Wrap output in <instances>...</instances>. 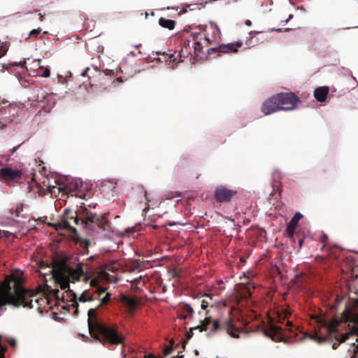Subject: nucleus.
I'll return each mask as SVG.
<instances>
[{
  "label": "nucleus",
  "mask_w": 358,
  "mask_h": 358,
  "mask_svg": "<svg viewBox=\"0 0 358 358\" xmlns=\"http://www.w3.org/2000/svg\"><path fill=\"white\" fill-rule=\"evenodd\" d=\"M97 308V307L96 308H90L87 313V323L90 334L99 341L101 340L99 336H101L105 341L111 344L122 343L124 337L119 334L115 328L106 327L96 321V314Z\"/></svg>",
  "instance_id": "obj_3"
},
{
  "label": "nucleus",
  "mask_w": 358,
  "mask_h": 358,
  "mask_svg": "<svg viewBox=\"0 0 358 358\" xmlns=\"http://www.w3.org/2000/svg\"><path fill=\"white\" fill-rule=\"evenodd\" d=\"M159 24L160 26L172 30L175 27V22L172 20H168L163 17L159 18Z\"/></svg>",
  "instance_id": "obj_17"
},
{
  "label": "nucleus",
  "mask_w": 358,
  "mask_h": 358,
  "mask_svg": "<svg viewBox=\"0 0 358 358\" xmlns=\"http://www.w3.org/2000/svg\"><path fill=\"white\" fill-rule=\"evenodd\" d=\"M195 354H196V355H198V354H199V352H198V351H197V350H195Z\"/></svg>",
  "instance_id": "obj_49"
},
{
  "label": "nucleus",
  "mask_w": 358,
  "mask_h": 358,
  "mask_svg": "<svg viewBox=\"0 0 358 358\" xmlns=\"http://www.w3.org/2000/svg\"><path fill=\"white\" fill-rule=\"evenodd\" d=\"M89 69H87L84 72H83L81 73V76H86V73H87V71H88Z\"/></svg>",
  "instance_id": "obj_40"
},
{
  "label": "nucleus",
  "mask_w": 358,
  "mask_h": 358,
  "mask_svg": "<svg viewBox=\"0 0 358 358\" xmlns=\"http://www.w3.org/2000/svg\"><path fill=\"white\" fill-rule=\"evenodd\" d=\"M144 196H145V199L146 202H145V208L143 209V214L145 215L151 206L150 202L153 199V196L150 193H148L147 192H145Z\"/></svg>",
  "instance_id": "obj_19"
},
{
  "label": "nucleus",
  "mask_w": 358,
  "mask_h": 358,
  "mask_svg": "<svg viewBox=\"0 0 358 358\" xmlns=\"http://www.w3.org/2000/svg\"><path fill=\"white\" fill-rule=\"evenodd\" d=\"M173 55H169V58H173Z\"/></svg>",
  "instance_id": "obj_48"
},
{
  "label": "nucleus",
  "mask_w": 358,
  "mask_h": 358,
  "mask_svg": "<svg viewBox=\"0 0 358 358\" xmlns=\"http://www.w3.org/2000/svg\"><path fill=\"white\" fill-rule=\"evenodd\" d=\"M241 45L242 43L240 42H237L236 43H228L227 45L220 46L219 52L222 53L236 52Z\"/></svg>",
  "instance_id": "obj_15"
},
{
  "label": "nucleus",
  "mask_w": 358,
  "mask_h": 358,
  "mask_svg": "<svg viewBox=\"0 0 358 358\" xmlns=\"http://www.w3.org/2000/svg\"><path fill=\"white\" fill-rule=\"evenodd\" d=\"M293 107L279 106L274 96L265 101L262 106V110L265 115H270L278 110H292Z\"/></svg>",
  "instance_id": "obj_6"
},
{
  "label": "nucleus",
  "mask_w": 358,
  "mask_h": 358,
  "mask_svg": "<svg viewBox=\"0 0 358 358\" xmlns=\"http://www.w3.org/2000/svg\"><path fill=\"white\" fill-rule=\"evenodd\" d=\"M19 146H20V145H17V146L14 147V148H13V152H14L16 150L17 148V147H19Z\"/></svg>",
  "instance_id": "obj_46"
},
{
  "label": "nucleus",
  "mask_w": 358,
  "mask_h": 358,
  "mask_svg": "<svg viewBox=\"0 0 358 358\" xmlns=\"http://www.w3.org/2000/svg\"><path fill=\"white\" fill-rule=\"evenodd\" d=\"M29 227L30 229H35V227L33 224H31V220L29 221Z\"/></svg>",
  "instance_id": "obj_37"
},
{
  "label": "nucleus",
  "mask_w": 358,
  "mask_h": 358,
  "mask_svg": "<svg viewBox=\"0 0 358 358\" xmlns=\"http://www.w3.org/2000/svg\"><path fill=\"white\" fill-rule=\"evenodd\" d=\"M236 193L235 191L227 189L225 187H217L215 191V198L219 202L228 201L233 195Z\"/></svg>",
  "instance_id": "obj_11"
},
{
  "label": "nucleus",
  "mask_w": 358,
  "mask_h": 358,
  "mask_svg": "<svg viewBox=\"0 0 358 358\" xmlns=\"http://www.w3.org/2000/svg\"><path fill=\"white\" fill-rule=\"evenodd\" d=\"M8 342H9L10 344L12 345L13 346H15V344H16V342H15V339H13V338L12 339H9L8 341Z\"/></svg>",
  "instance_id": "obj_34"
},
{
  "label": "nucleus",
  "mask_w": 358,
  "mask_h": 358,
  "mask_svg": "<svg viewBox=\"0 0 358 358\" xmlns=\"http://www.w3.org/2000/svg\"><path fill=\"white\" fill-rule=\"evenodd\" d=\"M245 24L246 26H251L252 25V22L250 20H247L245 22Z\"/></svg>",
  "instance_id": "obj_35"
},
{
  "label": "nucleus",
  "mask_w": 358,
  "mask_h": 358,
  "mask_svg": "<svg viewBox=\"0 0 358 358\" xmlns=\"http://www.w3.org/2000/svg\"><path fill=\"white\" fill-rule=\"evenodd\" d=\"M261 33V31H251L250 32V34L252 35V34H259Z\"/></svg>",
  "instance_id": "obj_41"
},
{
  "label": "nucleus",
  "mask_w": 358,
  "mask_h": 358,
  "mask_svg": "<svg viewBox=\"0 0 358 358\" xmlns=\"http://www.w3.org/2000/svg\"><path fill=\"white\" fill-rule=\"evenodd\" d=\"M303 215L300 213H296L293 217L291 219L289 222L287 226V231L289 236L292 235L294 232L295 228L298 224V222L301 218H302Z\"/></svg>",
  "instance_id": "obj_14"
},
{
  "label": "nucleus",
  "mask_w": 358,
  "mask_h": 358,
  "mask_svg": "<svg viewBox=\"0 0 358 358\" xmlns=\"http://www.w3.org/2000/svg\"><path fill=\"white\" fill-rule=\"evenodd\" d=\"M50 278L54 279L55 282L59 285L62 289L70 291V282L74 283L83 280L85 282L90 281V286L97 285L96 279H90L87 273L83 271L80 264L76 268L67 266L64 263L55 264L49 268Z\"/></svg>",
  "instance_id": "obj_2"
},
{
  "label": "nucleus",
  "mask_w": 358,
  "mask_h": 358,
  "mask_svg": "<svg viewBox=\"0 0 358 358\" xmlns=\"http://www.w3.org/2000/svg\"><path fill=\"white\" fill-rule=\"evenodd\" d=\"M271 31H281V29H271Z\"/></svg>",
  "instance_id": "obj_47"
},
{
  "label": "nucleus",
  "mask_w": 358,
  "mask_h": 358,
  "mask_svg": "<svg viewBox=\"0 0 358 358\" xmlns=\"http://www.w3.org/2000/svg\"><path fill=\"white\" fill-rule=\"evenodd\" d=\"M43 183H44V186H45V187H47L48 188V190H49V192L51 194L55 193V189H60L59 187H55V186H51L49 184H46L45 181H44Z\"/></svg>",
  "instance_id": "obj_25"
},
{
  "label": "nucleus",
  "mask_w": 358,
  "mask_h": 358,
  "mask_svg": "<svg viewBox=\"0 0 358 358\" xmlns=\"http://www.w3.org/2000/svg\"><path fill=\"white\" fill-rule=\"evenodd\" d=\"M10 65L15 66H22V64L21 62H12V63H10Z\"/></svg>",
  "instance_id": "obj_33"
},
{
  "label": "nucleus",
  "mask_w": 358,
  "mask_h": 358,
  "mask_svg": "<svg viewBox=\"0 0 358 358\" xmlns=\"http://www.w3.org/2000/svg\"><path fill=\"white\" fill-rule=\"evenodd\" d=\"M97 299L100 300V302L97 306V308H99L101 306L106 304L110 300V294L109 293H106L103 298L99 299V297H98Z\"/></svg>",
  "instance_id": "obj_22"
},
{
  "label": "nucleus",
  "mask_w": 358,
  "mask_h": 358,
  "mask_svg": "<svg viewBox=\"0 0 358 358\" xmlns=\"http://www.w3.org/2000/svg\"><path fill=\"white\" fill-rule=\"evenodd\" d=\"M292 17H293V15H292V14H290V15L288 16V18L285 20V22H289V20H290Z\"/></svg>",
  "instance_id": "obj_38"
},
{
  "label": "nucleus",
  "mask_w": 358,
  "mask_h": 358,
  "mask_svg": "<svg viewBox=\"0 0 358 358\" xmlns=\"http://www.w3.org/2000/svg\"><path fill=\"white\" fill-rule=\"evenodd\" d=\"M145 358H156V357L152 355H148L145 356Z\"/></svg>",
  "instance_id": "obj_39"
},
{
  "label": "nucleus",
  "mask_w": 358,
  "mask_h": 358,
  "mask_svg": "<svg viewBox=\"0 0 358 358\" xmlns=\"http://www.w3.org/2000/svg\"><path fill=\"white\" fill-rule=\"evenodd\" d=\"M0 358H3V357H0Z\"/></svg>",
  "instance_id": "obj_51"
},
{
  "label": "nucleus",
  "mask_w": 358,
  "mask_h": 358,
  "mask_svg": "<svg viewBox=\"0 0 358 358\" xmlns=\"http://www.w3.org/2000/svg\"><path fill=\"white\" fill-rule=\"evenodd\" d=\"M220 328V323L218 320L212 321L210 317H205L204 320L201 322V324L197 326L195 329H199L200 331H214Z\"/></svg>",
  "instance_id": "obj_10"
},
{
  "label": "nucleus",
  "mask_w": 358,
  "mask_h": 358,
  "mask_svg": "<svg viewBox=\"0 0 358 358\" xmlns=\"http://www.w3.org/2000/svg\"><path fill=\"white\" fill-rule=\"evenodd\" d=\"M12 236H14L13 234L8 231H0V237L1 238H9Z\"/></svg>",
  "instance_id": "obj_24"
},
{
  "label": "nucleus",
  "mask_w": 358,
  "mask_h": 358,
  "mask_svg": "<svg viewBox=\"0 0 358 358\" xmlns=\"http://www.w3.org/2000/svg\"><path fill=\"white\" fill-rule=\"evenodd\" d=\"M120 301L129 310H134L137 306L136 300L127 296H122Z\"/></svg>",
  "instance_id": "obj_16"
},
{
  "label": "nucleus",
  "mask_w": 358,
  "mask_h": 358,
  "mask_svg": "<svg viewBox=\"0 0 358 358\" xmlns=\"http://www.w3.org/2000/svg\"><path fill=\"white\" fill-rule=\"evenodd\" d=\"M208 306V300L203 299L201 302V307L202 309L205 310Z\"/></svg>",
  "instance_id": "obj_31"
},
{
  "label": "nucleus",
  "mask_w": 358,
  "mask_h": 358,
  "mask_svg": "<svg viewBox=\"0 0 358 358\" xmlns=\"http://www.w3.org/2000/svg\"><path fill=\"white\" fill-rule=\"evenodd\" d=\"M36 294L31 290L17 287L13 294L8 286L0 287V307L11 304L15 307L33 308L32 302Z\"/></svg>",
  "instance_id": "obj_4"
},
{
  "label": "nucleus",
  "mask_w": 358,
  "mask_h": 358,
  "mask_svg": "<svg viewBox=\"0 0 358 358\" xmlns=\"http://www.w3.org/2000/svg\"><path fill=\"white\" fill-rule=\"evenodd\" d=\"M41 61V59H34L33 61V64H34L35 66H38V68H41V66H40V65H39Z\"/></svg>",
  "instance_id": "obj_32"
},
{
  "label": "nucleus",
  "mask_w": 358,
  "mask_h": 358,
  "mask_svg": "<svg viewBox=\"0 0 358 358\" xmlns=\"http://www.w3.org/2000/svg\"><path fill=\"white\" fill-rule=\"evenodd\" d=\"M117 83H122V80H117Z\"/></svg>",
  "instance_id": "obj_50"
},
{
  "label": "nucleus",
  "mask_w": 358,
  "mask_h": 358,
  "mask_svg": "<svg viewBox=\"0 0 358 358\" xmlns=\"http://www.w3.org/2000/svg\"><path fill=\"white\" fill-rule=\"evenodd\" d=\"M69 212H70V210H69V209H65V210H64V213H65L66 215H67Z\"/></svg>",
  "instance_id": "obj_43"
},
{
  "label": "nucleus",
  "mask_w": 358,
  "mask_h": 358,
  "mask_svg": "<svg viewBox=\"0 0 358 358\" xmlns=\"http://www.w3.org/2000/svg\"><path fill=\"white\" fill-rule=\"evenodd\" d=\"M106 292L105 288L98 287L96 289V293L94 295H92L88 290H85L78 298V301L80 302H87L92 301L100 297L102 294Z\"/></svg>",
  "instance_id": "obj_12"
},
{
  "label": "nucleus",
  "mask_w": 358,
  "mask_h": 358,
  "mask_svg": "<svg viewBox=\"0 0 358 358\" xmlns=\"http://www.w3.org/2000/svg\"><path fill=\"white\" fill-rule=\"evenodd\" d=\"M8 49V46L6 43L0 41V58L3 57Z\"/></svg>",
  "instance_id": "obj_21"
},
{
  "label": "nucleus",
  "mask_w": 358,
  "mask_h": 358,
  "mask_svg": "<svg viewBox=\"0 0 358 358\" xmlns=\"http://www.w3.org/2000/svg\"><path fill=\"white\" fill-rule=\"evenodd\" d=\"M265 334L273 341H281L283 336V329L278 326L273 322H269L265 328Z\"/></svg>",
  "instance_id": "obj_8"
},
{
  "label": "nucleus",
  "mask_w": 358,
  "mask_h": 358,
  "mask_svg": "<svg viewBox=\"0 0 358 358\" xmlns=\"http://www.w3.org/2000/svg\"><path fill=\"white\" fill-rule=\"evenodd\" d=\"M88 206L89 208H87L86 203H82L76 211V217H72L71 220H73L77 225L80 224L85 227H90V225L94 223L99 224V218L96 213L92 210L95 208V205L90 204Z\"/></svg>",
  "instance_id": "obj_5"
},
{
  "label": "nucleus",
  "mask_w": 358,
  "mask_h": 358,
  "mask_svg": "<svg viewBox=\"0 0 358 358\" xmlns=\"http://www.w3.org/2000/svg\"><path fill=\"white\" fill-rule=\"evenodd\" d=\"M48 290V291H51L53 292V296H55V297H59V290L58 289H51L50 287H47Z\"/></svg>",
  "instance_id": "obj_30"
},
{
  "label": "nucleus",
  "mask_w": 358,
  "mask_h": 358,
  "mask_svg": "<svg viewBox=\"0 0 358 358\" xmlns=\"http://www.w3.org/2000/svg\"><path fill=\"white\" fill-rule=\"evenodd\" d=\"M41 31V29L40 28H38L36 29H33L30 34H29V36L30 37H36Z\"/></svg>",
  "instance_id": "obj_26"
},
{
  "label": "nucleus",
  "mask_w": 358,
  "mask_h": 358,
  "mask_svg": "<svg viewBox=\"0 0 358 358\" xmlns=\"http://www.w3.org/2000/svg\"><path fill=\"white\" fill-rule=\"evenodd\" d=\"M184 310L185 312L188 313L190 315H192L194 313L192 308L189 305H187V304H185L184 306Z\"/></svg>",
  "instance_id": "obj_27"
},
{
  "label": "nucleus",
  "mask_w": 358,
  "mask_h": 358,
  "mask_svg": "<svg viewBox=\"0 0 358 358\" xmlns=\"http://www.w3.org/2000/svg\"><path fill=\"white\" fill-rule=\"evenodd\" d=\"M50 75V71L48 68H45L44 72L41 74L43 78H48Z\"/></svg>",
  "instance_id": "obj_29"
},
{
  "label": "nucleus",
  "mask_w": 358,
  "mask_h": 358,
  "mask_svg": "<svg viewBox=\"0 0 358 358\" xmlns=\"http://www.w3.org/2000/svg\"><path fill=\"white\" fill-rule=\"evenodd\" d=\"M317 329L314 334H306V337L321 344L327 341L333 342L336 349L343 342L350 341L351 349L355 354L358 352V298L345 307L340 318L327 321L323 318L317 320Z\"/></svg>",
  "instance_id": "obj_1"
},
{
  "label": "nucleus",
  "mask_w": 358,
  "mask_h": 358,
  "mask_svg": "<svg viewBox=\"0 0 358 358\" xmlns=\"http://www.w3.org/2000/svg\"><path fill=\"white\" fill-rule=\"evenodd\" d=\"M250 287H251V284H250V283H248L245 286L244 292L243 293V295H242V296L243 298H248V296H250L251 295Z\"/></svg>",
  "instance_id": "obj_23"
},
{
  "label": "nucleus",
  "mask_w": 358,
  "mask_h": 358,
  "mask_svg": "<svg viewBox=\"0 0 358 358\" xmlns=\"http://www.w3.org/2000/svg\"><path fill=\"white\" fill-rule=\"evenodd\" d=\"M328 93V87H319L315 90L313 95L317 101L322 103L326 101Z\"/></svg>",
  "instance_id": "obj_13"
},
{
  "label": "nucleus",
  "mask_w": 358,
  "mask_h": 358,
  "mask_svg": "<svg viewBox=\"0 0 358 358\" xmlns=\"http://www.w3.org/2000/svg\"><path fill=\"white\" fill-rule=\"evenodd\" d=\"M274 97L279 106L289 104V107H293L294 109L299 102V99L293 93H279L274 95Z\"/></svg>",
  "instance_id": "obj_7"
},
{
  "label": "nucleus",
  "mask_w": 358,
  "mask_h": 358,
  "mask_svg": "<svg viewBox=\"0 0 358 358\" xmlns=\"http://www.w3.org/2000/svg\"><path fill=\"white\" fill-rule=\"evenodd\" d=\"M204 296L206 298H207L208 299L211 300V297H210V296L209 294H206Z\"/></svg>",
  "instance_id": "obj_42"
},
{
  "label": "nucleus",
  "mask_w": 358,
  "mask_h": 358,
  "mask_svg": "<svg viewBox=\"0 0 358 358\" xmlns=\"http://www.w3.org/2000/svg\"><path fill=\"white\" fill-rule=\"evenodd\" d=\"M286 326H292V323L289 321H287Z\"/></svg>",
  "instance_id": "obj_44"
},
{
  "label": "nucleus",
  "mask_w": 358,
  "mask_h": 358,
  "mask_svg": "<svg viewBox=\"0 0 358 358\" xmlns=\"http://www.w3.org/2000/svg\"><path fill=\"white\" fill-rule=\"evenodd\" d=\"M174 358H183V355H178L177 357H176Z\"/></svg>",
  "instance_id": "obj_45"
},
{
  "label": "nucleus",
  "mask_w": 358,
  "mask_h": 358,
  "mask_svg": "<svg viewBox=\"0 0 358 358\" xmlns=\"http://www.w3.org/2000/svg\"><path fill=\"white\" fill-rule=\"evenodd\" d=\"M173 349L171 346H166L164 350V353L165 355H169L171 353Z\"/></svg>",
  "instance_id": "obj_28"
},
{
  "label": "nucleus",
  "mask_w": 358,
  "mask_h": 358,
  "mask_svg": "<svg viewBox=\"0 0 358 358\" xmlns=\"http://www.w3.org/2000/svg\"><path fill=\"white\" fill-rule=\"evenodd\" d=\"M351 358H355V357H351Z\"/></svg>",
  "instance_id": "obj_52"
},
{
  "label": "nucleus",
  "mask_w": 358,
  "mask_h": 358,
  "mask_svg": "<svg viewBox=\"0 0 358 358\" xmlns=\"http://www.w3.org/2000/svg\"><path fill=\"white\" fill-rule=\"evenodd\" d=\"M225 328L228 334L234 338H238V335L235 333L236 329L234 328V324L231 321L227 320L225 322Z\"/></svg>",
  "instance_id": "obj_18"
},
{
  "label": "nucleus",
  "mask_w": 358,
  "mask_h": 358,
  "mask_svg": "<svg viewBox=\"0 0 358 358\" xmlns=\"http://www.w3.org/2000/svg\"><path fill=\"white\" fill-rule=\"evenodd\" d=\"M56 229L58 228L59 226H61L62 228L65 229H72L75 231L74 228L71 227V220H68L66 219H64L60 224H56L54 225Z\"/></svg>",
  "instance_id": "obj_20"
},
{
  "label": "nucleus",
  "mask_w": 358,
  "mask_h": 358,
  "mask_svg": "<svg viewBox=\"0 0 358 358\" xmlns=\"http://www.w3.org/2000/svg\"><path fill=\"white\" fill-rule=\"evenodd\" d=\"M73 299L75 300V304H73V306H74V307H77L78 306L77 297L75 294L73 295Z\"/></svg>",
  "instance_id": "obj_36"
},
{
  "label": "nucleus",
  "mask_w": 358,
  "mask_h": 358,
  "mask_svg": "<svg viewBox=\"0 0 358 358\" xmlns=\"http://www.w3.org/2000/svg\"><path fill=\"white\" fill-rule=\"evenodd\" d=\"M2 162L0 165V180L8 182L20 178L22 172L18 170L13 169L10 167H2Z\"/></svg>",
  "instance_id": "obj_9"
}]
</instances>
